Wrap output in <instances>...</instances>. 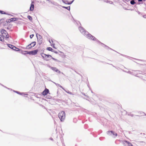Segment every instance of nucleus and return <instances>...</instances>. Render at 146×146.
I'll return each mask as SVG.
<instances>
[{
    "label": "nucleus",
    "instance_id": "obj_7",
    "mask_svg": "<svg viewBox=\"0 0 146 146\" xmlns=\"http://www.w3.org/2000/svg\"><path fill=\"white\" fill-rule=\"evenodd\" d=\"M107 134L108 135H111V134H112L113 135H115V137L117 136V134L116 133H115V132L112 131H108L107 132Z\"/></svg>",
    "mask_w": 146,
    "mask_h": 146
},
{
    "label": "nucleus",
    "instance_id": "obj_14",
    "mask_svg": "<svg viewBox=\"0 0 146 146\" xmlns=\"http://www.w3.org/2000/svg\"><path fill=\"white\" fill-rule=\"evenodd\" d=\"M49 42L51 44V46H53V47L54 48V43L53 40H49Z\"/></svg>",
    "mask_w": 146,
    "mask_h": 146
},
{
    "label": "nucleus",
    "instance_id": "obj_27",
    "mask_svg": "<svg viewBox=\"0 0 146 146\" xmlns=\"http://www.w3.org/2000/svg\"><path fill=\"white\" fill-rule=\"evenodd\" d=\"M142 0H138V2H141V3H139V4H142Z\"/></svg>",
    "mask_w": 146,
    "mask_h": 146
},
{
    "label": "nucleus",
    "instance_id": "obj_22",
    "mask_svg": "<svg viewBox=\"0 0 146 146\" xmlns=\"http://www.w3.org/2000/svg\"><path fill=\"white\" fill-rule=\"evenodd\" d=\"M8 46L10 48L12 49L13 48V47L14 46H13L11 44H9V45H8Z\"/></svg>",
    "mask_w": 146,
    "mask_h": 146
},
{
    "label": "nucleus",
    "instance_id": "obj_15",
    "mask_svg": "<svg viewBox=\"0 0 146 146\" xmlns=\"http://www.w3.org/2000/svg\"><path fill=\"white\" fill-rule=\"evenodd\" d=\"M4 37H3L1 35H0V41L2 42L4 41Z\"/></svg>",
    "mask_w": 146,
    "mask_h": 146
},
{
    "label": "nucleus",
    "instance_id": "obj_13",
    "mask_svg": "<svg viewBox=\"0 0 146 146\" xmlns=\"http://www.w3.org/2000/svg\"><path fill=\"white\" fill-rule=\"evenodd\" d=\"M79 30L81 33H83L84 32H85L84 29L83 28L80 27H79Z\"/></svg>",
    "mask_w": 146,
    "mask_h": 146
},
{
    "label": "nucleus",
    "instance_id": "obj_4",
    "mask_svg": "<svg viewBox=\"0 0 146 146\" xmlns=\"http://www.w3.org/2000/svg\"><path fill=\"white\" fill-rule=\"evenodd\" d=\"M38 52V50H34L30 51H24V52H26V54H27L33 55H35L37 54Z\"/></svg>",
    "mask_w": 146,
    "mask_h": 146
},
{
    "label": "nucleus",
    "instance_id": "obj_31",
    "mask_svg": "<svg viewBox=\"0 0 146 146\" xmlns=\"http://www.w3.org/2000/svg\"><path fill=\"white\" fill-rule=\"evenodd\" d=\"M55 52V53H57V52H56H56Z\"/></svg>",
    "mask_w": 146,
    "mask_h": 146
},
{
    "label": "nucleus",
    "instance_id": "obj_16",
    "mask_svg": "<svg viewBox=\"0 0 146 146\" xmlns=\"http://www.w3.org/2000/svg\"><path fill=\"white\" fill-rule=\"evenodd\" d=\"M13 48L12 49H13V50H16L17 51H19L20 50V49L19 48H16L14 46Z\"/></svg>",
    "mask_w": 146,
    "mask_h": 146
},
{
    "label": "nucleus",
    "instance_id": "obj_2",
    "mask_svg": "<svg viewBox=\"0 0 146 146\" xmlns=\"http://www.w3.org/2000/svg\"><path fill=\"white\" fill-rule=\"evenodd\" d=\"M58 116L61 121H63L66 117L65 113L64 111H62L58 114Z\"/></svg>",
    "mask_w": 146,
    "mask_h": 146
},
{
    "label": "nucleus",
    "instance_id": "obj_30",
    "mask_svg": "<svg viewBox=\"0 0 146 146\" xmlns=\"http://www.w3.org/2000/svg\"><path fill=\"white\" fill-rule=\"evenodd\" d=\"M25 53H24V54H27L26 53L27 52H25Z\"/></svg>",
    "mask_w": 146,
    "mask_h": 146
},
{
    "label": "nucleus",
    "instance_id": "obj_21",
    "mask_svg": "<svg viewBox=\"0 0 146 146\" xmlns=\"http://www.w3.org/2000/svg\"><path fill=\"white\" fill-rule=\"evenodd\" d=\"M0 13L2 14H6V13L4 11L0 10Z\"/></svg>",
    "mask_w": 146,
    "mask_h": 146
},
{
    "label": "nucleus",
    "instance_id": "obj_11",
    "mask_svg": "<svg viewBox=\"0 0 146 146\" xmlns=\"http://www.w3.org/2000/svg\"><path fill=\"white\" fill-rule=\"evenodd\" d=\"M42 38H40V39H37V42L40 45L42 44Z\"/></svg>",
    "mask_w": 146,
    "mask_h": 146
},
{
    "label": "nucleus",
    "instance_id": "obj_23",
    "mask_svg": "<svg viewBox=\"0 0 146 146\" xmlns=\"http://www.w3.org/2000/svg\"><path fill=\"white\" fill-rule=\"evenodd\" d=\"M63 7L64 8L66 9H67L68 10H70V7Z\"/></svg>",
    "mask_w": 146,
    "mask_h": 146
},
{
    "label": "nucleus",
    "instance_id": "obj_12",
    "mask_svg": "<svg viewBox=\"0 0 146 146\" xmlns=\"http://www.w3.org/2000/svg\"><path fill=\"white\" fill-rule=\"evenodd\" d=\"M16 20V19L15 18H12L11 19H9L8 20V22L9 23H10L11 22H12L13 21H15Z\"/></svg>",
    "mask_w": 146,
    "mask_h": 146
},
{
    "label": "nucleus",
    "instance_id": "obj_24",
    "mask_svg": "<svg viewBox=\"0 0 146 146\" xmlns=\"http://www.w3.org/2000/svg\"><path fill=\"white\" fill-rule=\"evenodd\" d=\"M51 59H52L53 60H55V61H58V60L57 59H56L52 57H52L51 58Z\"/></svg>",
    "mask_w": 146,
    "mask_h": 146
},
{
    "label": "nucleus",
    "instance_id": "obj_5",
    "mask_svg": "<svg viewBox=\"0 0 146 146\" xmlns=\"http://www.w3.org/2000/svg\"><path fill=\"white\" fill-rule=\"evenodd\" d=\"M36 44V42H33L29 44L27 46V49H31Z\"/></svg>",
    "mask_w": 146,
    "mask_h": 146
},
{
    "label": "nucleus",
    "instance_id": "obj_8",
    "mask_svg": "<svg viewBox=\"0 0 146 146\" xmlns=\"http://www.w3.org/2000/svg\"><path fill=\"white\" fill-rule=\"evenodd\" d=\"M49 92L47 88H46L44 91L42 92V94L43 96H45L48 94Z\"/></svg>",
    "mask_w": 146,
    "mask_h": 146
},
{
    "label": "nucleus",
    "instance_id": "obj_18",
    "mask_svg": "<svg viewBox=\"0 0 146 146\" xmlns=\"http://www.w3.org/2000/svg\"><path fill=\"white\" fill-rule=\"evenodd\" d=\"M135 3H136L135 2L134 0H131L130 1V3L132 5H134Z\"/></svg>",
    "mask_w": 146,
    "mask_h": 146
},
{
    "label": "nucleus",
    "instance_id": "obj_17",
    "mask_svg": "<svg viewBox=\"0 0 146 146\" xmlns=\"http://www.w3.org/2000/svg\"><path fill=\"white\" fill-rule=\"evenodd\" d=\"M36 36L37 37V39H40V38H42V36L39 35L38 34H36Z\"/></svg>",
    "mask_w": 146,
    "mask_h": 146
},
{
    "label": "nucleus",
    "instance_id": "obj_29",
    "mask_svg": "<svg viewBox=\"0 0 146 146\" xmlns=\"http://www.w3.org/2000/svg\"><path fill=\"white\" fill-rule=\"evenodd\" d=\"M142 115H144V114H145V113H143V112H142Z\"/></svg>",
    "mask_w": 146,
    "mask_h": 146
},
{
    "label": "nucleus",
    "instance_id": "obj_19",
    "mask_svg": "<svg viewBox=\"0 0 146 146\" xmlns=\"http://www.w3.org/2000/svg\"><path fill=\"white\" fill-rule=\"evenodd\" d=\"M27 18L30 21H32L33 19L32 17L30 15H29L27 16Z\"/></svg>",
    "mask_w": 146,
    "mask_h": 146
},
{
    "label": "nucleus",
    "instance_id": "obj_1",
    "mask_svg": "<svg viewBox=\"0 0 146 146\" xmlns=\"http://www.w3.org/2000/svg\"><path fill=\"white\" fill-rule=\"evenodd\" d=\"M41 55L44 60L46 61H49L50 60L52 57L51 55H47L43 53L41 54Z\"/></svg>",
    "mask_w": 146,
    "mask_h": 146
},
{
    "label": "nucleus",
    "instance_id": "obj_9",
    "mask_svg": "<svg viewBox=\"0 0 146 146\" xmlns=\"http://www.w3.org/2000/svg\"><path fill=\"white\" fill-rule=\"evenodd\" d=\"M34 8V3L32 2L31 4V5L30 7V10L31 11H32L33 10Z\"/></svg>",
    "mask_w": 146,
    "mask_h": 146
},
{
    "label": "nucleus",
    "instance_id": "obj_25",
    "mask_svg": "<svg viewBox=\"0 0 146 146\" xmlns=\"http://www.w3.org/2000/svg\"><path fill=\"white\" fill-rule=\"evenodd\" d=\"M52 69L54 70H55L56 72H57L58 71V70L56 69V68H53Z\"/></svg>",
    "mask_w": 146,
    "mask_h": 146
},
{
    "label": "nucleus",
    "instance_id": "obj_20",
    "mask_svg": "<svg viewBox=\"0 0 146 146\" xmlns=\"http://www.w3.org/2000/svg\"><path fill=\"white\" fill-rule=\"evenodd\" d=\"M47 50H48L50 51H52V50H53L52 49L51 47H50L47 48Z\"/></svg>",
    "mask_w": 146,
    "mask_h": 146
},
{
    "label": "nucleus",
    "instance_id": "obj_28",
    "mask_svg": "<svg viewBox=\"0 0 146 146\" xmlns=\"http://www.w3.org/2000/svg\"><path fill=\"white\" fill-rule=\"evenodd\" d=\"M124 2H129L130 0H122Z\"/></svg>",
    "mask_w": 146,
    "mask_h": 146
},
{
    "label": "nucleus",
    "instance_id": "obj_3",
    "mask_svg": "<svg viewBox=\"0 0 146 146\" xmlns=\"http://www.w3.org/2000/svg\"><path fill=\"white\" fill-rule=\"evenodd\" d=\"M1 35L5 38H8L9 37V35L7 31L4 29H2L0 31Z\"/></svg>",
    "mask_w": 146,
    "mask_h": 146
},
{
    "label": "nucleus",
    "instance_id": "obj_26",
    "mask_svg": "<svg viewBox=\"0 0 146 146\" xmlns=\"http://www.w3.org/2000/svg\"><path fill=\"white\" fill-rule=\"evenodd\" d=\"M34 36V35H30V38H32Z\"/></svg>",
    "mask_w": 146,
    "mask_h": 146
},
{
    "label": "nucleus",
    "instance_id": "obj_6",
    "mask_svg": "<svg viewBox=\"0 0 146 146\" xmlns=\"http://www.w3.org/2000/svg\"><path fill=\"white\" fill-rule=\"evenodd\" d=\"M87 38L89 39L93 40H96V38L94 36L92 35L91 34L89 33H88L87 35Z\"/></svg>",
    "mask_w": 146,
    "mask_h": 146
},
{
    "label": "nucleus",
    "instance_id": "obj_10",
    "mask_svg": "<svg viewBox=\"0 0 146 146\" xmlns=\"http://www.w3.org/2000/svg\"><path fill=\"white\" fill-rule=\"evenodd\" d=\"M123 143L124 144L125 143H126L127 145L128 146H133L132 144L131 143L127 141H123Z\"/></svg>",
    "mask_w": 146,
    "mask_h": 146
}]
</instances>
